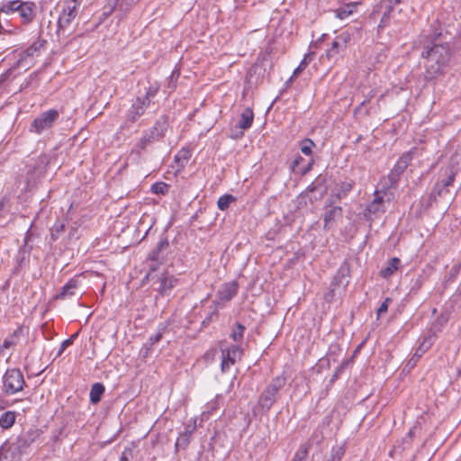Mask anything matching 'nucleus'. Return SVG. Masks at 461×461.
Instances as JSON below:
<instances>
[{
    "label": "nucleus",
    "instance_id": "nucleus-13",
    "mask_svg": "<svg viewBox=\"0 0 461 461\" xmlns=\"http://www.w3.org/2000/svg\"><path fill=\"white\" fill-rule=\"evenodd\" d=\"M417 151V149H413L407 153H404L399 160L396 162L393 169L392 170L389 177L399 176L408 167L409 163L412 159L413 154Z\"/></svg>",
    "mask_w": 461,
    "mask_h": 461
},
{
    "label": "nucleus",
    "instance_id": "nucleus-47",
    "mask_svg": "<svg viewBox=\"0 0 461 461\" xmlns=\"http://www.w3.org/2000/svg\"><path fill=\"white\" fill-rule=\"evenodd\" d=\"M350 13H351V11H349V12L343 11V12L339 13V18L343 19Z\"/></svg>",
    "mask_w": 461,
    "mask_h": 461
},
{
    "label": "nucleus",
    "instance_id": "nucleus-20",
    "mask_svg": "<svg viewBox=\"0 0 461 461\" xmlns=\"http://www.w3.org/2000/svg\"><path fill=\"white\" fill-rule=\"evenodd\" d=\"M77 288V282L76 280L68 281L62 288V291L58 294L57 298L66 299L75 294Z\"/></svg>",
    "mask_w": 461,
    "mask_h": 461
},
{
    "label": "nucleus",
    "instance_id": "nucleus-37",
    "mask_svg": "<svg viewBox=\"0 0 461 461\" xmlns=\"http://www.w3.org/2000/svg\"><path fill=\"white\" fill-rule=\"evenodd\" d=\"M77 333H75L73 334L70 338L67 339L66 340H64L61 345H60V348H59V355H61L62 352L68 348L69 347L70 345L73 344L74 342V339L77 338Z\"/></svg>",
    "mask_w": 461,
    "mask_h": 461
},
{
    "label": "nucleus",
    "instance_id": "nucleus-11",
    "mask_svg": "<svg viewBox=\"0 0 461 461\" xmlns=\"http://www.w3.org/2000/svg\"><path fill=\"white\" fill-rule=\"evenodd\" d=\"M384 203L385 201L381 195V192H375V198L366 208V216L367 220L373 221L375 218L380 216L381 213L384 212Z\"/></svg>",
    "mask_w": 461,
    "mask_h": 461
},
{
    "label": "nucleus",
    "instance_id": "nucleus-18",
    "mask_svg": "<svg viewBox=\"0 0 461 461\" xmlns=\"http://www.w3.org/2000/svg\"><path fill=\"white\" fill-rule=\"evenodd\" d=\"M167 122L166 118L161 117L154 124L151 130V139L162 138L167 131Z\"/></svg>",
    "mask_w": 461,
    "mask_h": 461
},
{
    "label": "nucleus",
    "instance_id": "nucleus-23",
    "mask_svg": "<svg viewBox=\"0 0 461 461\" xmlns=\"http://www.w3.org/2000/svg\"><path fill=\"white\" fill-rule=\"evenodd\" d=\"M104 393V386L100 383H95L90 390V401L92 403L100 402L102 394Z\"/></svg>",
    "mask_w": 461,
    "mask_h": 461
},
{
    "label": "nucleus",
    "instance_id": "nucleus-25",
    "mask_svg": "<svg viewBox=\"0 0 461 461\" xmlns=\"http://www.w3.org/2000/svg\"><path fill=\"white\" fill-rule=\"evenodd\" d=\"M400 3H401V0H390V5H389L388 9L386 10V12L384 14V15L381 19V22L379 23V27H384L387 25L388 19L390 18L391 15L393 16L395 7Z\"/></svg>",
    "mask_w": 461,
    "mask_h": 461
},
{
    "label": "nucleus",
    "instance_id": "nucleus-46",
    "mask_svg": "<svg viewBox=\"0 0 461 461\" xmlns=\"http://www.w3.org/2000/svg\"><path fill=\"white\" fill-rule=\"evenodd\" d=\"M193 430H194V428H192L191 426H186V427L185 428V430H184V432H183V433H186V434H188V438L190 439V436H191V434H192Z\"/></svg>",
    "mask_w": 461,
    "mask_h": 461
},
{
    "label": "nucleus",
    "instance_id": "nucleus-42",
    "mask_svg": "<svg viewBox=\"0 0 461 461\" xmlns=\"http://www.w3.org/2000/svg\"><path fill=\"white\" fill-rule=\"evenodd\" d=\"M6 198L4 197L0 200V221H2V219L4 218L5 216V203H6Z\"/></svg>",
    "mask_w": 461,
    "mask_h": 461
},
{
    "label": "nucleus",
    "instance_id": "nucleus-27",
    "mask_svg": "<svg viewBox=\"0 0 461 461\" xmlns=\"http://www.w3.org/2000/svg\"><path fill=\"white\" fill-rule=\"evenodd\" d=\"M312 56H313V53H309V54L305 55V57L301 61L299 66L294 70L293 75L289 79L290 82H292L294 78H296L302 73V71H303L306 68V67H307L309 61L312 59Z\"/></svg>",
    "mask_w": 461,
    "mask_h": 461
},
{
    "label": "nucleus",
    "instance_id": "nucleus-14",
    "mask_svg": "<svg viewBox=\"0 0 461 461\" xmlns=\"http://www.w3.org/2000/svg\"><path fill=\"white\" fill-rule=\"evenodd\" d=\"M238 283L233 281L224 284L218 291V298L221 302L230 301L238 293Z\"/></svg>",
    "mask_w": 461,
    "mask_h": 461
},
{
    "label": "nucleus",
    "instance_id": "nucleus-9",
    "mask_svg": "<svg viewBox=\"0 0 461 461\" xmlns=\"http://www.w3.org/2000/svg\"><path fill=\"white\" fill-rule=\"evenodd\" d=\"M25 450L15 440L5 443L0 448V461H19Z\"/></svg>",
    "mask_w": 461,
    "mask_h": 461
},
{
    "label": "nucleus",
    "instance_id": "nucleus-31",
    "mask_svg": "<svg viewBox=\"0 0 461 461\" xmlns=\"http://www.w3.org/2000/svg\"><path fill=\"white\" fill-rule=\"evenodd\" d=\"M169 185L164 182H157L151 185V192L156 194H166L168 193Z\"/></svg>",
    "mask_w": 461,
    "mask_h": 461
},
{
    "label": "nucleus",
    "instance_id": "nucleus-35",
    "mask_svg": "<svg viewBox=\"0 0 461 461\" xmlns=\"http://www.w3.org/2000/svg\"><path fill=\"white\" fill-rule=\"evenodd\" d=\"M189 442H190V439L188 438V434L181 433L176 439V448H178V447L185 448L188 446Z\"/></svg>",
    "mask_w": 461,
    "mask_h": 461
},
{
    "label": "nucleus",
    "instance_id": "nucleus-22",
    "mask_svg": "<svg viewBox=\"0 0 461 461\" xmlns=\"http://www.w3.org/2000/svg\"><path fill=\"white\" fill-rule=\"evenodd\" d=\"M400 259L393 258L389 260L388 266L381 270V276L384 278L391 276L399 267Z\"/></svg>",
    "mask_w": 461,
    "mask_h": 461
},
{
    "label": "nucleus",
    "instance_id": "nucleus-4",
    "mask_svg": "<svg viewBox=\"0 0 461 461\" xmlns=\"http://www.w3.org/2000/svg\"><path fill=\"white\" fill-rule=\"evenodd\" d=\"M286 384V378L284 375L274 377L258 398L259 406L266 411L270 410L276 402V394Z\"/></svg>",
    "mask_w": 461,
    "mask_h": 461
},
{
    "label": "nucleus",
    "instance_id": "nucleus-19",
    "mask_svg": "<svg viewBox=\"0 0 461 461\" xmlns=\"http://www.w3.org/2000/svg\"><path fill=\"white\" fill-rule=\"evenodd\" d=\"M22 332V328H17L10 336H8L3 342L1 352L5 348L8 349L14 347L19 342Z\"/></svg>",
    "mask_w": 461,
    "mask_h": 461
},
{
    "label": "nucleus",
    "instance_id": "nucleus-12",
    "mask_svg": "<svg viewBox=\"0 0 461 461\" xmlns=\"http://www.w3.org/2000/svg\"><path fill=\"white\" fill-rule=\"evenodd\" d=\"M41 435L39 429L32 428L29 430L23 432L16 439L21 447L26 450L32 443L36 442Z\"/></svg>",
    "mask_w": 461,
    "mask_h": 461
},
{
    "label": "nucleus",
    "instance_id": "nucleus-36",
    "mask_svg": "<svg viewBox=\"0 0 461 461\" xmlns=\"http://www.w3.org/2000/svg\"><path fill=\"white\" fill-rule=\"evenodd\" d=\"M348 363V361L345 360L341 363V365L339 366H338V368L335 370V372L330 381V384H333L339 378V376L343 373Z\"/></svg>",
    "mask_w": 461,
    "mask_h": 461
},
{
    "label": "nucleus",
    "instance_id": "nucleus-8",
    "mask_svg": "<svg viewBox=\"0 0 461 461\" xmlns=\"http://www.w3.org/2000/svg\"><path fill=\"white\" fill-rule=\"evenodd\" d=\"M349 40L350 36L347 32H342L338 35L333 40L331 47L326 50V58L330 61L338 60L339 57L346 50Z\"/></svg>",
    "mask_w": 461,
    "mask_h": 461
},
{
    "label": "nucleus",
    "instance_id": "nucleus-34",
    "mask_svg": "<svg viewBox=\"0 0 461 461\" xmlns=\"http://www.w3.org/2000/svg\"><path fill=\"white\" fill-rule=\"evenodd\" d=\"M65 230V224L61 222H56L51 229V239L56 240L59 238V235Z\"/></svg>",
    "mask_w": 461,
    "mask_h": 461
},
{
    "label": "nucleus",
    "instance_id": "nucleus-38",
    "mask_svg": "<svg viewBox=\"0 0 461 461\" xmlns=\"http://www.w3.org/2000/svg\"><path fill=\"white\" fill-rule=\"evenodd\" d=\"M425 344V341L421 344V346L417 349L416 353L413 355V357L409 361V364L412 363V365L415 364L418 358L421 357V355L425 352L426 348H423V346Z\"/></svg>",
    "mask_w": 461,
    "mask_h": 461
},
{
    "label": "nucleus",
    "instance_id": "nucleus-2",
    "mask_svg": "<svg viewBox=\"0 0 461 461\" xmlns=\"http://www.w3.org/2000/svg\"><path fill=\"white\" fill-rule=\"evenodd\" d=\"M82 0H66L64 8L58 20L57 34L59 38H68L73 32V22L78 14Z\"/></svg>",
    "mask_w": 461,
    "mask_h": 461
},
{
    "label": "nucleus",
    "instance_id": "nucleus-48",
    "mask_svg": "<svg viewBox=\"0 0 461 461\" xmlns=\"http://www.w3.org/2000/svg\"><path fill=\"white\" fill-rule=\"evenodd\" d=\"M1 23H2V24H3L6 29H9V28H8V27H9V24H8V22H7L6 20H5V21H2V20H1Z\"/></svg>",
    "mask_w": 461,
    "mask_h": 461
},
{
    "label": "nucleus",
    "instance_id": "nucleus-39",
    "mask_svg": "<svg viewBox=\"0 0 461 461\" xmlns=\"http://www.w3.org/2000/svg\"><path fill=\"white\" fill-rule=\"evenodd\" d=\"M391 298H386L380 307L377 310V316L379 317L381 314L385 313L388 310L389 303H391Z\"/></svg>",
    "mask_w": 461,
    "mask_h": 461
},
{
    "label": "nucleus",
    "instance_id": "nucleus-30",
    "mask_svg": "<svg viewBox=\"0 0 461 461\" xmlns=\"http://www.w3.org/2000/svg\"><path fill=\"white\" fill-rule=\"evenodd\" d=\"M313 147L315 143L311 139H304L300 142V149L306 156L312 155Z\"/></svg>",
    "mask_w": 461,
    "mask_h": 461
},
{
    "label": "nucleus",
    "instance_id": "nucleus-17",
    "mask_svg": "<svg viewBox=\"0 0 461 461\" xmlns=\"http://www.w3.org/2000/svg\"><path fill=\"white\" fill-rule=\"evenodd\" d=\"M254 120V113L251 108L247 107L243 110L240 120L239 122V127L241 130H247L251 127Z\"/></svg>",
    "mask_w": 461,
    "mask_h": 461
},
{
    "label": "nucleus",
    "instance_id": "nucleus-16",
    "mask_svg": "<svg viewBox=\"0 0 461 461\" xmlns=\"http://www.w3.org/2000/svg\"><path fill=\"white\" fill-rule=\"evenodd\" d=\"M304 161V158H303L301 156L295 157L291 164L292 171L301 176L307 174L311 170L312 162H308L306 165H303Z\"/></svg>",
    "mask_w": 461,
    "mask_h": 461
},
{
    "label": "nucleus",
    "instance_id": "nucleus-7",
    "mask_svg": "<svg viewBox=\"0 0 461 461\" xmlns=\"http://www.w3.org/2000/svg\"><path fill=\"white\" fill-rule=\"evenodd\" d=\"M58 118L59 113L57 110L51 109L44 112L33 120L31 131L40 134L43 131L50 129Z\"/></svg>",
    "mask_w": 461,
    "mask_h": 461
},
{
    "label": "nucleus",
    "instance_id": "nucleus-1",
    "mask_svg": "<svg viewBox=\"0 0 461 461\" xmlns=\"http://www.w3.org/2000/svg\"><path fill=\"white\" fill-rule=\"evenodd\" d=\"M451 54L449 43H434L432 46H425L421 54L428 60L425 78L431 80L443 73L444 68L449 64Z\"/></svg>",
    "mask_w": 461,
    "mask_h": 461
},
{
    "label": "nucleus",
    "instance_id": "nucleus-44",
    "mask_svg": "<svg viewBox=\"0 0 461 461\" xmlns=\"http://www.w3.org/2000/svg\"><path fill=\"white\" fill-rule=\"evenodd\" d=\"M182 155L183 158L185 159V160H188L189 157H190V154H189V151L188 150H182L176 157V159H179V156Z\"/></svg>",
    "mask_w": 461,
    "mask_h": 461
},
{
    "label": "nucleus",
    "instance_id": "nucleus-49",
    "mask_svg": "<svg viewBox=\"0 0 461 461\" xmlns=\"http://www.w3.org/2000/svg\"><path fill=\"white\" fill-rule=\"evenodd\" d=\"M121 461H128V457L122 454V456H121Z\"/></svg>",
    "mask_w": 461,
    "mask_h": 461
},
{
    "label": "nucleus",
    "instance_id": "nucleus-10",
    "mask_svg": "<svg viewBox=\"0 0 461 461\" xmlns=\"http://www.w3.org/2000/svg\"><path fill=\"white\" fill-rule=\"evenodd\" d=\"M222 360L221 368L226 372L230 366L234 365L238 359L241 358L242 349L240 346H231L228 349H221Z\"/></svg>",
    "mask_w": 461,
    "mask_h": 461
},
{
    "label": "nucleus",
    "instance_id": "nucleus-15",
    "mask_svg": "<svg viewBox=\"0 0 461 461\" xmlns=\"http://www.w3.org/2000/svg\"><path fill=\"white\" fill-rule=\"evenodd\" d=\"M177 279L172 276H163L160 277L158 292L162 295H167L176 285Z\"/></svg>",
    "mask_w": 461,
    "mask_h": 461
},
{
    "label": "nucleus",
    "instance_id": "nucleus-28",
    "mask_svg": "<svg viewBox=\"0 0 461 461\" xmlns=\"http://www.w3.org/2000/svg\"><path fill=\"white\" fill-rule=\"evenodd\" d=\"M168 247V242L167 240H160L158 243L157 248L152 250L149 255V259L152 261H158L159 258V252Z\"/></svg>",
    "mask_w": 461,
    "mask_h": 461
},
{
    "label": "nucleus",
    "instance_id": "nucleus-32",
    "mask_svg": "<svg viewBox=\"0 0 461 461\" xmlns=\"http://www.w3.org/2000/svg\"><path fill=\"white\" fill-rule=\"evenodd\" d=\"M309 451V446L304 444L301 445L299 449L295 452L292 461H306Z\"/></svg>",
    "mask_w": 461,
    "mask_h": 461
},
{
    "label": "nucleus",
    "instance_id": "nucleus-50",
    "mask_svg": "<svg viewBox=\"0 0 461 461\" xmlns=\"http://www.w3.org/2000/svg\"><path fill=\"white\" fill-rule=\"evenodd\" d=\"M142 141L147 142V141H149V140H147L146 138H144V140Z\"/></svg>",
    "mask_w": 461,
    "mask_h": 461
},
{
    "label": "nucleus",
    "instance_id": "nucleus-40",
    "mask_svg": "<svg viewBox=\"0 0 461 461\" xmlns=\"http://www.w3.org/2000/svg\"><path fill=\"white\" fill-rule=\"evenodd\" d=\"M342 453L339 450L332 451L331 456L327 461H340Z\"/></svg>",
    "mask_w": 461,
    "mask_h": 461
},
{
    "label": "nucleus",
    "instance_id": "nucleus-45",
    "mask_svg": "<svg viewBox=\"0 0 461 461\" xmlns=\"http://www.w3.org/2000/svg\"><path fill=\"white\" fill-rule=\"evenodd\" d=\"M372 97H373V95H371L368 99H365L364 101H362L361 104H359V106L357 108H356L355 113H359L361 110V107L364 106L367 102H369L370 98H372Z\"/></svg>",
    "mask_w": 461,
    "mask_h": 461
},
{
    "label": "nucleus",
    "instance_id": "nucleus-33",
    "mask_svg": "<svg viewBox=\"0 0 461 461\" xmlns=\"http://www.w3.org/2000/svg\"><path fill=\"white\" fill-rule=\"evenodd\" d=\"M245 326L240 324V323H237L235 328H233L232 330V332L230 334V338L234 340V341H240L243 338V335H244V332H245Z\"/></svg>",
    "mask_w": 461,
    "mask_h": 461
},
{
    "label": "nucleus",
    "instance_id": "nucleus-26",
    "mask_svg": "<svg viewBox=\"0 0 461 461\" xmlns=\"http://www.w3.org/2000/svg\"><path fill=\"white\" fill-rule=\"evenodd\" d=\"M46 41L43 40H37L33 41L24 51L27 57H33L37 55L41 50L44 47Z\"/></svg>",
    "mask_w": 461,
    "mask_h": 461
},
{
    "label": "nucleus",
    "instance_id": "nucleus-3",
    "mask_svg": "<svg viewBox=\"0 0 461 461\" xmlns=\"http://www.w3.org/2000/svg\"><path fill=\"white\" fill-rule=\"evenodd\" d=\"M158 91V86H149L146 88L144 95L137 96L127 112V120L131 122H137L149 107L151 98L157 95Z\"/></svg>",
    "mask_w": 461,
    "mask_h": 461
},
{
    "label": "nucleus",
    "instance_id": "nucleus-6",
    "mask_svg": "<svg viewBox=\"0 0 461 461\" xmlns=\"http://www.w3.org/2000/svg\"><path fill=\"white\" fill-rule=\"evenodd\" d=\"M456 172L452 167H447L444 170V175L436 183L431 194L430 198L437 200L438 197L445 196L449 193L448 186H450L455 180Z\"/></svg>",
    "mask_w": 461,
    "mask_h": 461
},
{
    "label": "nucleus",
    "instance_id": "nucleus-41",
    "mask_svg": "<svg viewBox=\"0 0 461 461\" xmlns=\"http://www.w3.org/2000/svg\"><path fill=\"white\" fill-rule=\"evenodd\" d=\"M116 5H117V0H109L108 1V11H105L104 14H106V15L110 14L116 7Z\"/></svg>",
    "mask_w": 461,
    "mask_h": 461
},
{
    "label": "nucleus",
    "instance_id": "nucleus-21",
    "mask_svg": "<svg viewBox=\"0 0 461 461\" xmlns=\"http://www.w3.org/2000/svg\"><path fill=\"white\" fill-rule=\"evenodd\" d=\"M342 209L339 206L332 207L324 214V227H329L330 223L333 222L338 217H340Z\"/></svg>",
    "mask_w": 461,
    "mask_h": 461
},
{
    "label": "nucleus",
    "instance_id": "nucleus-24",
    "mask_svg": "<svg viewBox=\"0 0 461 461\" xmlns=\"http://www.w3.org/2000/svg\"><path fill=\"white\" fill-rule=\"evenodd\" d=\"M15 421V414L14 411H5L0 417V427L3 429L11 428Z\"/></svg>",
    "mask_w": 461,
    "mask_h": 461
},
{
    "label": "nucleus",
    "instance_id": "nucleus-43",
    "mask_svg": "<svg viewBox=\"0 0 461 461\" xmlns=\"http://www.w3.org/2000/svg\"><path fill=\"white\" fill-rule=\"evenodd\" d=\"M162 338V333L158 332L155 335H152L149 337V340L150 341V344L153 345L157 342H158Z\"/></svg>",
    "mask_w": 461,
    "mask_h": 461
},
{
    "label": "nucleus",
    "instance_id": "nucleus-29",
    "mask_svg": "<svg viewBox=\"0 0 461 461\" xmlns=\"http://www.w3.org/2000/svg\"><path fill=\"white\" fill-rule=\"evenodd\" d=\"M235 201V197L231 194H224L218 199L217 205L221 211L229 208L230 204Z\"/></svg>",
    "mask_w": 461,
    "mask_h": 461
},
{
    "label": "nucleus",
    "instance_id": "nucleus-5",
    "mask_svg": "<svg viewBox=\"0 0 461 461\" xmlns=\"http://www.w3.org/2000/svg\"><path fill=\"white\" fill-rule=\"evenodd\" d=\"M25 381L19 369H8L3 376V390L8 394H14L23 389Z\"/></svg>",
    "mask_w": 461,
    "mask_h": 461
}]
</instances>
